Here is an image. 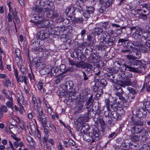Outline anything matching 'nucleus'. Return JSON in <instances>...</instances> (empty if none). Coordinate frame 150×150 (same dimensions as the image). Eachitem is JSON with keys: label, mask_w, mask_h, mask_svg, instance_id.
<instances>
[{"label": "nucleus", "mask_w": 150, "mask_h": 150, "mask_svg": "<svg viewBox=\"0 0 150 150\" xmlns=\"http://www.w3.org/2000/svg\"><path fill=\"white\" fill-rule=\"evenodd\" d=\"M77 98H79L83 102H85V109L87 110V112L85 114L83 115V122H87L90 117H92L93 116L92 113L93 114V109H92V104L94 101L93 95L90 93L88 91H83V95L79 94Z\"/></svg>", "instance_id": "1"}, {"label": "nucleus", "mask_w": 150, "mask_h": 150, "mask_svg": "<svg viewBox=\"0 0 150 150\" xmlns=\"http://www.w3.org/2000/svg\"><path fill=\"white\" fill-rule=\"evenodd\" d=\"M74 44L76 47L71 54V57L74 58L75 61L78 62L76 63L75 68H85L86 65L84 63L86 57L83 54V47L87 45L86 43H83L82 44H79L77 41H75Z\"/></svg>", "instance_id": "2"}, {"label": "nucleus", "mask_w": 150, "mask_h": 150, "mask_svg": "<svg viewBox=\"0 0 150 150\" xmlns=\"http://www.w3.org/2000/svg\"><path fill=\"white\" fill-rule=\"evenodd\" d=\"M131 32L134 31L132 35V37L134 41L133 44L135 46H138L144 43V40H146L150 37V34L147 33H144L142 29L139 27H132L130 28Z\"/></svg>", "instance_id": "3"}, {"label": "nucleus", "mask_w": 150, "mask_h": 150, "mask_svg": "<svg viewBox=\"0 0 150 150\" xmlns=\"http://www.w3.org/2000/svg\"><path fill=\"white\" fill-rule=\"evenodd\" d=\"M106 69L107 72L104 74V76L108 81L112 83V87L114 92L116 93L120 87V84L119 83V81H114L115 74L118 73L120 68L118 67H110Z\"/></svg>", "instance_id": "4"}, {"label": "nucleus", "mask_w": 150, "mask_h": 150, "mask_svg": "<svg viewBox=\"0 0 150 150\" xmlns=\"http://www.w3.org/2000/svg\"><path fill=\"white\" fill-rule=\"evenodd\" d=\"M146 65L144 61L139 60H132L126 62L122 65V68L125 70L135 72L136 70L139 71L145 68Z\"/></svg>", "instance_id": "5"}, {"label": "nucleus", "mask_w": 150, "mask_h": 150, "mask_svg": "<svg viewBox=\"0 0 150 150\" xmlns=\"http://www.w3.org/2000/svg\"><path fill=\"white\" fill-rule=\"evenodd\" d=\"M128 126L129 127L133 126L131 130L133 134H138L141 133L146 134L147 132L143 127L146 125V122L143 120H136L129 119Z\"/></svg>", "instance_id": "6"}, {"label": "nucleus", "mask_w": 150, "mask_h": 150, "mask_svg": "<svg viewBox=\"0 0 150 150\" xmlns=\"http://www.w3.org/2000/svg\"><path fill=\"white\" fill-rule=\"evenodd\" d=\"M44 26L45 28L44 30H42L37 33L36 38L38 40H44L48 38L50 35L52 34V29L54 25L51 23L49 21H46L44 22Z\"/></svg>", "instance_id": "7"}, {"label": "nucleus", "mask_w": 150, "mask_h": 150, "mask_svg": "<svg viewBox=\"0 0 150 150\" xmlns=\"http://www.w3.org/2000/svg\"><path fill=\"white\" fill-rule=\"evenodd\" d=\"M86 55L90 56L88 57V60L91 64H94V63L97 65L98 69L101 67L99 65L98 63L100 62L101 59V57L97 53L93 52V49L90 47H87L85 50Z\"/></svg>", "instance_id": "8"}, {"label": "nucleus", "mask_w": 150, "mask_h": 150, "mask_svg": "<svg viewBox=\"0 0 150 150\" xmlns=\"http://www.w3.org/2000/svg\"><path fill=\"white\" fill-rule=\"evenodd\" d=\"M147 112L145 109L142 106H140L137 108L136 114L130 115L129 119L140 120H143L141 118H145L147 116Z\"/></svg>", "instance_id": "9"}, {"label": "nucleus", "mask_w": 150, "mask_h": 150, "mask_svg": "<svg viewBox=\"0 0 150 150\" xmlns=\"http://www.w3.org/2000/svg\"><path fill=\"white\" fill-rule=\"evenodd\" d=\"M104 33L100 38L101 40L103 41L104 44H108L109 46L112 45L115 42V37L113 35V31L111 33Z\"/></svg>", "instance_id": "10"}, {"label": "nucleus", "mask_w": 150, "mask_h": 150, "mask_svg": "<svg viewBox=\"0 0 150 150\" xmlns=\"http://www.w3.org/2000/svg\"><path fill=\"white\" fill-rule=\"evenodd\" d=\"M46 127H42V134L39 130L38 127H37L36 128L35 133H36L37 137L40 142L42 141V140L46 141L47 138H48L49 136L51 135L50 131L49 129Z\"/></svg>", "instance_id": "11"}, {"label": "nucleus", "mask_w": 150, "mask_h": 150, "mask_svg": "<svg viewBox=\"0 0 150 150\" xmlns=\"http://www.w3.org/2000/svg\"><path fill=\"white\" fill-rule=\"evenodd\" d=\"M88 139L90 142L93 143L95 140H98L102 137L101 132L97 127H93L91 132H88Z\"/></svg>", "instance_id": "12"}, {"label": "nucleus", "mask_w": 150, "mask_h": 150, "mask_svg": "<svg viewBox=\"0 0 150 150\" xmlns=\"http://www.w3.org/2000/svg\"><path fill=\"white\" fill-rule=\"evenodd\" d=\"M74 84L73 81H66L63 86L64 89H65L69 93H72L73 96L75 95L76 93L77 92L79 91L78 87H74Z\"/></svg>", "instance_id": "13"}, {"label": "nucleus", "mask_w": 150, "mask_h": 150, "mask_svg": "<svg viewBox=\"0 0 150 150\" xmlns=\"http://www.w3.org/2000/svg\"><path fill=\"white\" fill-rule=\"evenodd\" d=\"M128 101L126 100H118L117 103L114 106L112 109L116 110L117 112H120L121 114L124 113V109L127 107L128 105Z\"/></svg>", "instance_id": "14"}, {"label": "nucleus", "mask_w": 150, "mask_h": 150, "mask_svg": "<svg viewBox=\"0 0 150 150\" xmlns=\"http://www.w3.org/2000/svg\"><path fill=\"white\" fill-rule=\"evenodd\" d=\"M138 50L136 47H133L132 46L130 49L129 54L126 55V57L127 59L129 60H134L136 59H139L141 57V55L138 51Z\"/></svg>", "instance_id": "15"}, {"label": "nucleus", "mask_w": 150, "mask_h": 150, "mask_svg": "<svg viewBox=\"0 0 150 150\" xmlns=\"http://www.w3.org/2000/svg\"><path fill=\"white\" fill-rule=\"evenodd\" d=\"M118 42L120 45H123L121 52L124 53L128 52L130 50L132 46L130 45V43L129 42V40L124 39H120L118 40Z\"/></svg>", "instance_id": "16"}, {"label": "nucleus", "mask_w": 150, "mask_h": 150, "mask_svg": "<svg viewBox=\"0 0 150 150\" xmlns=\"http://www.w3.org/2000/svg\"><path fill=\"white\" fill-rule=\"evenodd\" d=\"M50 6L48 7V8L45 9V11H43V15L42 16L45 17V16L47 18L53 19L54 18H57L58 14L55 11H53L54 8H54L51 9Z\"/></svg>", "instance_id": "17"}, {"label": "nucleus", "mask_w": 150, "mask_h": 150, "mask_svg": "<svg viewBox=\"0 0 150 150\" xmlns=\"http://www.w3.org/2000/svg\"><path fill=\"white\" fill-rule=\"evenodd\" d=\"M95 10L93 6H87L83 12V17L84 18L85 21L87 20L94 13Z\"/></svg>", "instance_id": "18"}, {"label": "nucleus", "mask_w": 150, "mask_h": 150, "mask_svg": "<svg viewBox=\"0 0 150 150\" xmlns=\"http://www.w3.org/2000/svg\"><path fill=\"white\" fill-rule=\"evenodd\" d=\"M117 98H112L110 97L108 98H105L104 100L105 105L107 108H114V106L117 103Z\"/></svg>", "instance_id": "19"}, {"label": "nucleus", "mask_w": 150, "mask_h": 150, "mask_svg": "<svg viewBox=\"0 0 150 150\" xmlns=\"http://www.w3.org/2000/svg\"><path fill=\"white\" fill-rule=\"evenodd\" d=\"M40 143L42 147L46 150H49L51 148V146H54L55 145L54 140L52 138H47L46 141L42 140Z\"/></svg>", "instance_id": "20"}, {"label": "nucleus", "mask_w": 150, "mask_h": 150, "mask_svg": "<svg viewBox=\"0 0 150 150\" xmlns=\"http://www.w3.org/2000/svg\"><path fill=\"white\" fill-rule=\"evenodd\" d=\"M37 120L41 124L42 127H47L46 125L47 124V121L45 116L44 115L43 112L42 110L38 111L37 114Z\"/></svg>", "instance_id": "21"}, {"label": "nucleus", "mask_w": 150, "mask_h": 150, "mask_svg": "<svg viewBox=\"0 0 150 150\" xmlns=\"http://www.w3.org/2000/svg\"><path fill=\"white\" fill-rule=\"evenodd\" d=\"M136 47H140V49H138L141 52L143 53H146L149 52L150 49V37L144 41L143 44Z\"/></svg>", "instance_id": "22"}, {"label": "nucleus", "mask_w": 150, "mask_h": 150, "mask_svg": "<svg viewBox=\"0 0 150 150\" xmlns=\"http://www.w3.org/2000/svg\"><path fill=\"white\" fill-rule=\"evenodd\" d=\"M75 15L76 14L73 11H72V13H71L69 15V18H70L72 23L73 24L83 23L84 20L85 21L84 18L83 17V16L82 17L76 18Z\"/></svg>", "instance_id": "23"}, {"label": "nucleus", "mask_w": 150, "mask_h": 150, "mask_svg": "<svg viewBox=\"0 0 150 150\" xmlns=\"http://www.w3.org/2000/svg\"><path fill=\"white\" fill-rule=\"evenodd\" d=\"M135 14H138L139 18L144 20L146 19L147 15L149 13V10H146L144 9H137L134 11Z\"/></svg>", "instance_id": "24"}, {"label": "nucleus", "mask_w": 150, "mask_h": 150, "mask_svg": "<svg viewBox=\"0 0 150 150\" xmlns=\"http://www.w3.org/2000/svg\"><path fill=\"white\" fill-rule=\"evenodd\" d=\"M87 38L86 39V42H83L82 43H79V44H82L83 43H86L87 44L86 46L83 47V48L86 46L89 45L90 43L95 44L96 42V35L93 32H91V33H87ZM79 42L78 41H77Z\"/></svg>", "instance_id": "25"}, {"label": "nucleus", "mask_w": 150, "mask_h": 150, "mask_svg": "<svg viewBox=\"0 0 150 150\" xmlns=\"http://www.w3.org/2000/svg\"><path fill=\"white\" fill-rule=\"evenodd\" d=\"M127 89L129 91V93L127 94V95L125 94V98L127 101L130 102L131 100L134 98L135 95L137 94L138 91L137 90L130 87H128Z\"/></svg>", "instance_id": "26"}, {"label": "nucleus", "mask_w": 150, "mask_h": 150, "mask_svg": "<svg viewBox=\"0 0 150 150\" xmlns=\"http://www.w3.org/2000/svg\"><path fill=\"white\" fill-rule=\"evenodd\" d=\"M77 100L76 101V111L75 112L79 113L82 112L84 110L85 111H86V113L87 112V110L85 109V107L83 108V102L79 98H77Z\"/></svg>", "instance_id": "27"}, {"label": "nucleus", "mask_w": 150, "mask_h": 150, "mask_svg": "<svg viewBox=\"0 0 150 150\" xmlns=\"http://www.w3.org/2000/svg\"><path fill=\"white\" fill-rule=\"evenodd\" d=\"M17 102L19 106L18 111L21 114H23V111H25L24 108L27 105L28 102L26 100H24L23 96L18 99Z\"/></svg>", "instance_id": "28"}, {"label": "nucleus", "mask_w": 150, "mask_h": 150, "mask_svg": "<svg viewBox=\"0 0 150 150\" xmlns=\"http://www.w3.org/2000/svg\"><path fill=\"white\" fill-rule=\"evenodd\" d=\"M38 2L40 6L45 7V9L48 8L49 6L51 7V9L54 8V4L52 1L48 0H38Z\"/></svg>", "instance_id": "29"}, {"label": "nucleus", "mask_w": 150, "mask_h": 150, "mask_svg": "<svg viewBox=\"0 0 150 150\" xmlns=\"http://www.w3.org/2000/svg\"><path fill=\"white\" fill-rule=\"evenodd\" d=\"M58 69L56 68V69L52 68L50 71L48 70L46 68H44L42 70V72H44L43 75L48 74V75L51 77L53 76H58L61 74L58 72Z\"/></svg>", "instance_id": "30"}, {"label": "nucleus", "mask_w": 150, "mask_h": 150, "mask_svg": "<svg viewBox=\"0 0 150 150\" xmlns=\"http://www.w3.org/2000/svg\"><path fill=\"white\" fill-rule=\"evenodd\" d=\"M32 102L34 106L36 107L38 112L42 110V108L40 106L41 104V100L40 97H35L33 96L32 97Z\"/></svg>", "instance_id": "31"}, {"label": "nucleus", "mask_w": 150, "mask_h": 150, "mask_svg": "<svg viewBox=\"0 0 150 150\" xmlns=\"http://www.w3.org/2000/svg\"><path fill=\"white\" fill-rule=\"evenodd\" d=\"M122 78V81H119V83L122 87H125V86H130L131 79L128 76H125Z\"/></svg>", "instance_id": "32"}, {"label": "nucleus", "mask_w": 150, "mask_h": 150, "mask_svg": "<svg viewBox=\"0 0 150 150\" xmlns=\"http://www.w3.org/2000/svg\"><path fill=\"white\" fill-rule=\"evenodd\" d=\"M60 71L61 72L60 74L62 75L63 74H64L68 71L72 72L76 71L77 69L73 67H71L68 68H67L66 65L64 64L61 65L59 66Z\"/></svg>", "instance_id": "33"}, {"label": "nucleus", "mask_w": 150, "mask_h": 150, "mask_svg": "<svg viewBox=\"0 0 150 150\" xmlns=\"http://www.w3.org/2000/svg\"><path fill=\"white\" fill-rule=\"evenodd\" d=\"M97 76L96 77V80H97L98 84L99 85V86L100 87L99 89H102L103 90V89L105 88V87L107 86L108 83L107 81L105 79H100L98 77L97 79Z\"/></svg>", "instance_id": "34"}, {"label": "nucleus", "mask_w": 150, "mask_h": 150, "mask_svg": "<svg viewBox=\"0 0 150 150\" xmlns=\"http://www.w3.org/2000/svg\"><path fill=\"white\" fill-rule=\"evenodd\" d=\"M17 83H24L25 84H27L29 80L28 77L25 75H20L16 78Z\"/></svg>", "instance_id": "35"}, {"label": "nucleus", "mask_w": 150, "mask_h": 150, "mask_svg": "<svg viewBox=\"0 0 150 150\" xmlns=\"http://www.w3.org/2000/svg\"><path fill=\"white\" fill-rule=\"evenodd\" d=\"M110 118L112 120L115 121L120 120L121 118V116L120 113L114 110L111 112Z\"/></svg>", "instance_id": "36"}, {"label": "nucleus", "mask_w": 150, "mask_h": 150, "mask_svg": "<svg viewBox=\"0 0 150 150\" xmlns=\"http://www.w3.org/2000/svg\"><path fill=\"white\" fill-rule=\"evenodd\" d=\"M109 21H105L102 24V27L104 29V33H112L113 30L111 28L110 25H109Z\"/></svg>", "instance_id": "37"}, {"label": "nucleus", "mask_w": 150, "mask_h": 150, "mask_svg": "<svg viewBox=\"0 0 150 150\" xmlns=\"http://www.w3.org/2000/svg\"><path fill=\"white\" fill-rule=\"evenodd\" d=\"M41 62V60L39 57H37L33 59L31 64L32 65L30 64L31 67L34 66L36 68H38L40 65Z\"/></svg>", "instance_id": "38"}, {"label": "nucleus", "mask_w": 150, "mask_h": 150, "mask_svg": "<svg viewBox=\"0 0 150 150\" xmlns=\"http://www.w3.org/2000/svg\"><path fill=\"white\" fill-rule=\"evenodd\" d=\"M17 65L21 74L23 75H26L28 72L27 67L20 63V62L17 63Z\"/></svg>", "instance_id": "39"}, {"label": "nucleus", "mask_w": 150, "mask_h": 150, "mask_svg": "<svg viewBox=\"0 0 150 150\" xmlns=\"http://www.w3.org/2000/svg\"><path fill=\"white\" fill-rule=\"evenodd\" d=\"M32 11L34 12V13L40 14V13L43 15V8L39 6L38 5H35L33 7Z\"/></svg>", "instance_id": "40"}, {"label": "nucleus", "mask_w": 150, "mask_h": 150, "mask_svg": "<svg viewBox=\"0 0 150 150\" xmlns=\"http://www.w3.org/2000/svg\"><path fill=\"white\" fill-rule=\"evenodd\" d=\"M43 103L45 107L47 110V112L49 114H51L52 111V108L50 106L48 102L44 98H43Z\"/></svg>", "instance_id": "41"}, {"label": "nucleus", "mask_w": 150, "mask_h": 150, "mask_svg": "<svg viewBox=\"0 0 150 150\" xmlns=\"http://www.w3.org/2000/svg\"><path fill=\"white\" fill-rule=\"evenodd\" d=\"M124 93L122 88L120 87L118 90L115 93L116 95L119 97V100H126L125 97L123 96V94Z\"/></svg>", "instance_id": "42"}, {"label": "nucleus", "mask_w": 150, "mask_h": 150, "mask_svg": "<svg viewBox=\"0 0 150 150\" xmlns=\"http://www.w3.org/2000/svg\"><path fill=\"white\" fill-rule=\"evenodd\" d=\"M8 110L7 107L5 105H1L0 107V119L3 117L4 113H6L8 112Z\"/></svg>", "instance_id": "43"}, {"label": "nucleus", "mask_w": 150, "mask_h": 150, "mask_svg": "<svg viewBox=\"0 0 150 150\" xmlns=\"http://www.w3.org/2000/svg\"><path fill=\"white\" fill-rule=\"evenodd\" d=\"M117 136V135L115 131L114 132H111L107 136V137L109 139L108 141L106 144H107L109 142H110L113 139Z\"/></svg>", "instance_id": "44"}, {"label": "nucleus", "mask_w": 150, "mask_h": 150, "mask_svg": "<svg viewBox=\"0 0 150 150\" xmlns=\"http://www.w3.org/2000/svg\"><path fill=\"white\" fill-rule=\"evenodd\" d=\"M15 54L16 58H18L19 59V62H21L22 63L23 59L21 56V54L20 50L18 48H16L15 49Z\"/></svg>", "instance_id": "45"}, {"label": "nucleus", "mask_w": 150, "mask_h": 150, "mask_svg": "<svg viewBox=\"0 0 150 150\" xmlns=\"http://www.w3.org/2000/svg\"><path fill=\"white\" fill-rule=\"evenodd\" d=\"M149 81H145L143 83V87L142 90H145L146 89V91L148 93H150V84H149Z\"/></svg>", "instance_id": "46"}, {"label": "nucleus", "mask_w": 150, "mask_h": 150, "mask_svg": "<svg viewBox=\"0 0 150 150\" xmlns=\"http://www.w3.org/2000/svg\"><path fill=\"white\" fill-rule=\"evenodd\" d=\"M29 67L31 70L30 73H29L28 74V76L29 79L30 81L31 82H33L34 81H35V76L33 72L32 68L30 64H29Z\"/></svg>", "instance_id": "47"}, {"label": "nucleus", "mask_w": 150, "mask_h": 150, "mask_svg": "<svg viewBox=\"0 0 150 150\" xmlns=\"http://www.w3.org/2000/svg\"><path fill=\"white\" fill-rule=\"evenodd\" d=\"M11 81L10 79L8 78L6 79H4L3 81V85L4 86L6 87H8L9 86L12 87L11 86Z\"/></svg>", "instance_id": "48"}, {"label": "nucleus", "mask_w": 150, "mask_h": 150, "mask_svg": "<svg viewBox=\"0 0 150 150\" xmlns=\"http://www.w3.org/2000/svg\"><path fill=\"white\" fill-rule=\"evenodd\" d=\"M103 30L100 27H96L94 29V33L96 35H100L103 33Z\"/></svg>", "instance_id": "49"}, {"label": "nucleus", "mask_w": 150, "mask_h": 150, "mask_svg": "<svg viewBox=\"0 0 150 150\" xmlns=\"http://www.w3.org/2000/svg\"><path fill=\"white\" fill-rule=\"evenodd\" d=\"M39 43L38 42V41H35L33 42L32 44V46L35 47V48H34V50L35 51L40 52H41L42 50V48L41 47H36L39 46Z\"/></svg>", "instance_id": "50"}, {"label": "nucleus", "mask_w": 150, "mask_h": 150, "mask_svg": "<svg viewBox=\"0 0 150 150\" xmlns=\"http://www.w3.org/2000/svg\"><path fill=\"white\" fill-rule=\"evenodd\" d=\"M62 88H63L62 90L61 91L59 90V91H57V92L59 97L61 98L64 97L68 92L65 89H64L63 87Z\"/></svg>", "instance_id": "51"}, {"label": "nucleus", "mask_w": 150, "mask_h": 150, "mask_svg": "<svg viewBox=\"0 0 150 150\" xmlns=\"http://www.w3.org/2000/svg\"><path fill=\"white\" fill-rule=\"evenodd\" d=\"M84 0H72V4L73 5H83Z\"/></svg>", "instance_id": "52"}, {"label": "nucleus", "mask_w": 150, "mask_h": 150, "mask_svg": "<svg viewBox=\"0 0 150 150\" xmlns=\"http://www.w3.org/2000/svg\"><path fill=\"white\" fill-rule=\"evenodd\" d=\"M64 29H65V33L68 35H70L72 31V28L71 26L70 25L65 26Z\"/></svg>", "instance_id": "53"}, {"label": "nucleus", "mask_w": 150, "mask_h": 150, "mask_svg": "<svg viewBox=\"0 0 150 150\" xmlns=\"http://www.w3.org/2000/svg\"><path fill=\"white\" fill-rule=\"evenodd\" d=\"M49 126L50 128L49 130L50 132H53L55 134L58 133L56 128L54 124L51 123L49 125Z\"/></svg>", "instance_id": "54"}, {"label": "nucleus", "mask_w": 150, "mask_h": 150, "mask_svg": "<svg viewBox=\"0 0 150 150\" xmlns=\"http://www.w3.org/2000/svg\"><path fill=\"white\" fill-rule=\"evenodd\" d=\"M67 34H64L61 35L60 36V39L62 41L64 42H67L68 40H70L69 36H68Z\"/></svg>", "instance_id": "55"}, {"label": "nucleus", "mask_w": 150, "mask_h": 150, "mask_svg": "<svg viewBox=\"0 0 150 150\" xmlns=\"http://www.w3.org/2000/svg\"><path fill=\"white\" fill-rule=\"evenodd\" d=\"M103 90L102 89H99L93 98H95L96 100H99L100 97L103 93Z\"/></svg>", "instance_id": "56"}, {"label": "nucleus", "mask_w": 150, "mask_h": 150, "mask_svg": "<svg viewBox=\"0 0 150 150\" xmlns=\"http://www.w3.org/2000/svg\"><path fill=\"white\" fill-rule=\"evenodd\" d=\"M97 121L98 123L100 125V126L103 129L105 128V124L102 117L99 118V119L97 120Z\"/></svg>", "instance_id": "57"}, {"label": "nucleus", "mask_w": 150, "mask_h": 150, "mask_svg": "<svg viewBox=\"0 0 150 150\" xmlns=\"http://www.w3.org/2000/svg\"><path fill=\"white\" fill-rule=\"evenodd\" d=\"M106 8L105 6L102 5L100 8L98 9V14L99 15L101 14H105L106 12Z\"/></svg>", "instance_id": "58"}, {"label": "nucleus", "mask_w": 150, "mask_h": 150, "mask_svg": "<svg viewBox=\"0 0 150 150\" xmlns=\"http://www.w3.org/2000/svg\"><path fill=\"white\" fill-rule=\"evenodd\" d=\"M37 87L41 92L43 93L45 88H43V83L41 81H39L37 84Z\"/></svg>", "instance_id": "59"}, {"label": "nucleus", "mask_w": 150, "mask_h": 150, "mask_svg": "<svg viewBox=\"0 0 150 150\" xmlns=\"http://www.w3.org/2000/svg\"><path fill=\"white\" fill-rule=\"evenodd\" d=\"M81 5H77L76 6H74L73 7V9H74V13L75 12H79L81 13L82 11V9Z\"/></svg>", "instance_id": "60"}, {"label": "nucleus", "mask_w": 150, "mask_h": 150, "mask_svg": "<svg viewBox=\"0 0 150 150\" xmlns=\"http://www.w3.org/2000/svg\"><path fill=\"white\" fill-rule=\"evenodd\" d=\"M100 49L101 51L102 52L104 51L105 50V48L107 47V44H104V42L102 41H103L101 40V39L100 38Z\"/></svg>", "instance_id": "61"}, {"label": "nucleus", "mask_w": 150, "mask_h": 150, "mask_svg": "<svg viewBox=\"0 0 150 150\" xmlns=\"http://www.w3.org/2000/svg\"><path fill=\"white\" fill-rule=\"evenodd\" d=\"M120 146L122 148H123L125 150L129 149V147H130L129 146V143H125L124 142H122Z\"/></svg>", "instance_id": "62"}, {"label": "nucleus", "mask_w": 150, "mask_h": 150, "mask_svg": "<svg viewBox=\"0 0 150 150\" xmlns=\"http://www.w3.org/2000/svg\"><path fill=\"white\" fill-rule=\"evenodd\" d=\"M129 146H130L129 147V149H135L137 147L138 143L135 142H131L129 143Z\"/></svg>", "instance_id": "63"}, {"label": "nucleus", "mask_w": 150, "mask_h": 150, "mask_svg": "<svg viewBox=\"0 0 150 150\" xmlns=\"http://www.w3.org/2000/svg\"><path fill=\"white\" fill-rule=\"evenodd\" d=\"M143 105L145 106V109H146L147 111L150 113V112L149 110L150 111V103L149 102H145L143 103Z\"/></svg>", "instance_id": "64"}]
</instances>
